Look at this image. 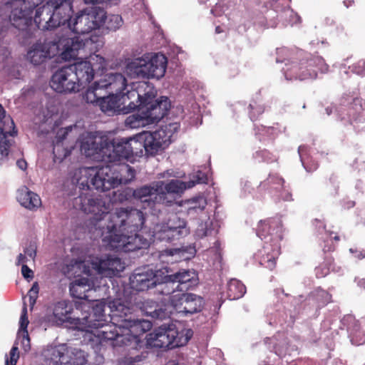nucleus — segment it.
Masks as SVG:
<instances>
[{"instance_id": "nucleus-50", "label": "nucleus", "mask_w": 365, "mask_h": 365, "mask_svg": "<svg viewBox=\"0 0 365 365\" xmlns=\"http://www.w3.org/2000/svg\"><path fill=\"white\" fill-rule=\"evenodd\" d=\"M350 107L355 111V113H352L353 115L355 113H361L365 115V101H364L362 98H354L350 103Z\"/></svg>"}, {"instance_id": "nucleus-25", "label": "nucleus", "mask_w": 365, "mask_h": 365, "mask_svg": "<svg viewBox=\"0 0 365 365\" xmlns=\"http://www.w3.org/2000/svg\"><path fill=\"white\" fill-rule=\"evenodd\" d=\"M141 311L153 319H164L170 317L172 311L169 304H159L153 300L147 299L141 302Z\"/></svg>"}, {"instance_id": "nucleus-16", "label": "nucleus", "mask_w": 365, "mask_h": 365, "mask_svg": "<svg viewBox=\"0 0 365 365\" xmlns=\"http://www.w3.org/2000/svg\"><path fill=\"white\" fill-rule=\"evenodd\" d=\"M160 270L154 272L148 267L135 269L130 277V287L138 292H143L149 288L154 287L157 282Z\"/></svg>"}, {"instance_id": "nucleus-8", "label": "nucleus", "mask_w": 365, "mask_h": 365, "mask_svg": "<svg viewBox=\"0 0 365 365\" xmlns=\"http://www.w3.org/2000/svg\"><path fill=\"white\" fill-rule=\"evenodd\" d=\"M327 65L322 57L312 56L310 54L299 52L297 57L285 63L283 71L287 80L314 79L319 71L324 72Z\"/></svg>"}, {"instance_id": "nucleus-52", "label": "nucleus", "mask_w": 365, "mask_h": 365, "mask_svg": "<svg viewBox=\"0 0 365 365\" xmlns=\"http://www.w3.org/2000/svg\"><path fill=\"white\" fill-rule=\"evenodd\" d=\"M250 111V117L252 120H255L258 118V117L262 114L264 111V108L262 106L257 105L256 102L254 103H250L249 105Z\"/></svg>"}, {"instance_id": "nucleus-1", "label": "nucleus", "mask_w": 365, "mask_h": 365, "mask_svg": "<svg viewBox=\"0 0 365 365\" xmlns=\"http://www.w3.org/2000/svg\"><path fill=\"white\" fill-rule=\"evenodd\" d=\"M73 207L93 217L87 225L89 231L98 232L111 247L125 252H133L149 245L148 241L139 235L145 223L142 211L135 208H116L110 212V203L102 197L81 193L73 200Z\"/></svg>"}, {"instance_id": "nucleus-23", "label": "nucleus", "mask_w": 365, "mask_h": 365, "mask_svg": "<svg viewBox=\"0 0 365 365\" xmlns=\"http://www.w3.org/2000/svg\"><path fill=\"white\" fill-rule=\"evenodd\" d=\"M173 279L179 292H185L192 289L198 284L197 274L192 270H180L168 277Z\"/></svg>"}, {"instance_id": "nucleus-35", "label": "nucleus", "mask_w": 365, "mask_h": 365, "mask_svg": "<svg viewBox=\"0 0 365 365\" xmlns=\"http://www.w3.org/2000/svg\"><path fill=\"white\" fill-rule=\"evenodd\" d=\"M86 361L84 351L78 349L71 354L68 351L61 354L58 359L59 365H84Z\"/></svg>"}, {"instance_id": "nucleus-11", "label": "nucleus", "mask_w": 365, "mask_h": 365, "mask_svg": "<svg viewBox=\"0 0 365 365\" xmlns=\"http://www.w3.org/2000/svg\"><path fill=\"white\" fill-rule=\"evenodd\" d=\"M189 233L187 222L177 213L173 212L165 220L155 225L153 237L158 241L173 242Z\"/></svg>"}, {"instance_id": "nucleus-26", "label": "nucleus", "mask_w": 365, "mask_h": 365, "mask_svg": "<svg viewBox=\"0 0 365 365\" xmlns=\"http://www.w3.org/2000/svg\"><path fill=\"white\" fill-rule=\"evenodd\" d=\"M93 25L85 9L77 14L73 21L71 18L65 26H67L76 34L85 35L94 30Z\"/></svg>"}, {"instance_id": "nucleus-18", "label": "nucleus", "mask_w": 365, "mask_h": 365, "mask_svg": "<svg viewBox=\"0 0 365 365\" xmlns=\"http://www.w3.org/2000/svg\"><path fill=\"white\" fill-rule=\"evenodd\" d=\"M82 34H77L76 36L67 38L61 41V44L63 46V51L62 55L65 58H74L78 54V51L89 48L95 42L94 38L97 36H92L85 38L82 36Z\"/></svg>"}, {"instance_id": "nucleus-32", "label": "nucleus", "mask_w": 365, "mask_h": 365, "mask_svg": "<svg viewBox=\"0 0 365 365\" xmlns=\"http://www.w3.org/2000/svg\"><path fill=\"white\" fill-rule=\"evenodd\" d=\"M17 198L23 207L30 210H36L41 205L40 197L27 187L19 192Z\"/></svg>"}, {"instance_id": "nucleus-63", "label": "nucleus", "mask_w": 365, "mask_h": 365, "mask_svg": "<svg viewBox=\"0 0 365 365\" xmlns=\"http://www.w3.org/2000/svg\"><path fill=\"white\" fill-rule=\"evenodd\" d=\"M168 253L169 255H183L184 253V250H181V249H172V250H167Z\"/></svg>"}, {"instance_id": "nucleus-33", "label": "nucleus", "mask_w": 365, "mask_h": 365, "mask_svg": "<svg viewBox=\"0 0 365 365\" xmlns=\"http://www.w3.org/2000/svg\"><path fill=\"white\" fill-rule=\"evenodd\" d=\"M178 128V123H170L164 128L162 127L154 132H150V134L155 137L156 140L161 143L163 147L165 148L170 144L173 132H175Z\"/></svg>"}, {"instance_id": "nucleus-19", "label": "nucleus", "mask_w": 365, "mask_h": 365, "mask_svg": "<svg viewBox=\"0 0 365 365\" xmlns=\"http://www.w3.org/2000/svg\"><path fill=\"white\" fill-rule=\"evenodd\" d=\"M107 136L97 137L91 132L83 133L81 138V152L88 157L99 155L104 158L103 151H106V148L103 142L107 140Z\"/></svg>"}, {"instance_id": "nucleus-44", "label": "nucleus", "mask_w": 365, "mask_h": 365, "mask_svg": "<svg viewBox=\"0 0 365 365\" xmlns=\"http://www.w3.org/2000/svg\"><path fill=\"white\" fill-rule=\"evenodd\" d=\"M311 297L316 302L318 308H322L332 302L331 294L321 288L316 289Z\"/></svg>"}, {"instance_id": "nucleus-10", "label": "nucleus", "mask_w": 365, "mask_h": 365, "mask_svg": "<svg viewBox=\"0 0 365 365\" xmlns=\"http://www.w3.org/2000/svg\"><path fill=\"white\" fill-rule=\"evenodd\" d=\"M192 334V330L188 329L182 339L173 324L162 325L146 336L145 345L150 348L173 349L186 344Z\"/></svg>"}, {"instance_id": "nucleus-6", "label": "nucleus", "mask_w": 365, "mask_h": 365, "mask_svg": "<svg viewBox=\"0 0 365 365\" xmlns=\"http://www.w3.org/2000/svg\"><path fill=\"white\" fill-rule=\"evenodd\" d=\"M257 235L264 243L259 250V264L272 270L281 253V241L283 239V225L280 218L269 217L260 220L257 227Z\"/></svg>"}, {"instance_id": "nucleus-53", "label": "nucleus", "mask_w": 365, "mask_h": 365, "mask_svg": "<svg viewBox=\"0 0 365 365\" xmlns=\"http://www.w3.org/2000/svg\"><path fill=\"white\" fill-rule=\"evenodd\" d=\"M10 359H6L5 365H16L17 361L19 358L18 347L14 346L9 352Z\"/></svg>"}, {"instance_id": "nucleus-48", "label": "nucleus", "mask_w": 365, "mask_h": 365, "mask_svg": "<svg viewBox=\"0 0 365 365\" xmlns=\"http://www.w3.org/2000/svg\"><path fill=\"white\" fill-rule=\"evenodd\" d=\"M123 24V19L120 15L118 14H110L109 16L106 15V19L103 22V26L105 29L109 31H116Z\"/></svg>"}, {"instance_id": "nucleus-5", "label": "nucleus", "mask_w": 365, "mask_h": 365, "mask_svg": "<svg viewBox=\"0 0 365 365\" xmlns=\"http://www.w3.org/2000/svg\"><path fill=\"white\" fill-rule=\"evenodd\" d=\"M156 91L154 86L148 82H140L135 89L128 92L127 97L133 98L128 103L130 109L144 110L150 124L158 122L163 118L170 108V102L168 97L161 96L155 100Z\"/></svg>"}, {"instance_id": "nucleus-54", "label": "nucleus", "mask_w": 365, "mask_h": 365, "mask_svg": "<svg viewBox=\"0 0 365 365\" xmlns=\"http://www.w3.org/2000/svg\"><path fill=\"white\" fill-rule=\"evenodd\" d=\"M351 71L360 76H365V59H361L352 65Z\"/></svg>"}, {"instance_id": "nucleus-34", "label": "nucleus", "mask_w": 365, "mask_h": 365, "mask_svg": "<svg viewBox=\"0 0 365 365\" xmlns=\"http://www.w3.org/2000/svg\"><path fill=\"white\" fill-rule=\"evenodd\" d=\"M341 236L338 232L334 230L325 231V236L322 238L320 244L322 248L323 257L330 254L332 255L336 250V244L340 241Z\"/></svg>"}, {"instance_id": "nucleus-28", "label": "nucleus", "mask_w": 365, "mask_h": 365, "mask_svg": "<svg viewBox=\"0 0 365 365\" xmlns=\"http://www.w3.org/2000/svg\"><path fill=\"white\" fill-rule=\"evenodd\" d=\"M71 295L76 299L93 301L90 292L95 290L92 288L90 280L86 277L75 279L70 285Z\"/></svg>"}, {"instance_id": "nucleus-64", "label": "nucleus", "mask_w": 365, "mask_h": 365, "mask_svg": "<svg viewBox=\"0 0 365 365\" xmlns=\"http://www.w3.org/2000/svg\"><path fill=\"white\" fill-rule=\"evenodd\" d=\"M16 165L22 170H26V167H27V163L24 159H21V160H17Z\"/></svg>"}, {"instance_id": "nucleus-17", "label": "nucleus", "mask_w": 365, "mask_h": 365, "mask_svg": "<svg viewBox=\"0 0 365 365\" xmlns=\"http://www.w3.org/2000/svg\"><path fill=\"white\" fill-rule=\"evenodd\" d=\"M203 299L191 293H182L176 301L173 302L172 311L185 315L200 312L203 307Z\"/></svg>"}, {"instance_id": "nucleus-12", "label": "nucleus", "mask_w": 365, "mask_h": 365, "mask_svg": "<svg viewBox=\"0 0 365 365\" xmlns=\"http://www.w3.org/2000/svg\"><path fill=\"white\" fill-rule=\"evenodd\" d=\"M106 151L104 159L108 163L120 162L123 159L130 160L134 155L139 154L138 147L139 143L136 140V136L128 139L107 138L103 142Z\"/></svg>"}, {"instance_id": "nucleus-4", "label": "nucleus", "mask_w": 365, "mask_h": 365, "mask_svg": "<svg viewBox=\"0 0 365 365\" xmlns=\"http://www.w3.org/2000/svg\"><path fill=\"white\" fill-rule=\"evenodd\" d=\"M42 2L43 0L32 10L31 21L24 27L19 28L13 24L11 19L12 11L9 15L11 24L19 30L24 31L27 29L34 21L38 29L51 30L61 26H65L71 18L73 12L72 0H48L46 4L38 7ZM11 7L12 10L11 4Z\"/></svg>"}, {"instance_id": "nucleus-36", "label": "nucleus", "mask_w": 365, "mask_h": 365, "mask_svg": "<svg viewBox=\"0 0 365 365\" xmlns=\"http://www.w3.org/2000/svg\"><path fill=\"white\" fill-rule=\"evenodd\" d=\"M135 109H138V113L128 115L125 120V127L129 128H138L150 125V123L146 116L145 110L143 109L140 110L139 108H136Z\"/></svg>"}, {"instance_id": "nucleus-56", "label": "nucleus", "mask_w": 365, "mask_h": 365, "mask_svg": "<svg viewBox=\"0 0 365 365\" xmlns=\"http://www.w3.org/2000/svg\"><path fill=\"white\" fill-rule=\"evenodd\" d=\"M61 142H57L56 144L53 147V153L54 155L55 158H64L68 155V152L67 150L63 149V154L62 155V158L61 157V155H59V157L57 156V153L59 152V149L61 148Z\"/></svg>"}, {"instance_id": "nucleus-2", "label": "nucleus", "mask_w": 365, "mask_h": 365, "mask_svg": "<svg viewBox=\"0 0 365 365\" xmlns=\"http://www.w3.org/2000/svg\"><path fill=\"white\" fill-rule=\"evenodd\" d=\"M77 183L85 193L96 190L105 192L121 184H128L135 178V170L126 163H108L101 168H84L80 171Z\"/></svg>"}, {"instance_id": "nucleus-30", "label": "nucleus", "mask_w": 365, "mask_h": 365, "mask_svg": "<svg viewBox=\"0 0 365 365\" xmlns=\"http://www.w3.org/2000/svg\"><path fill=\"white\" fill-rule=\"evenodd\" d=\"M51 46L48 43L36 42L27 53V58L34 65H40L52 55L50 51Z\"/></svg>"}, {"instance_id": "nucleus-46", "label": "nucleus", "mask_w": 365, "mask_h": 365, "mask_svg": "<svg viewBox=\"0 0 365 365\" xmlns=\"http://www.w3.org/2000/svg\"><path fill=\"white\" fill-rule=\"evenodd\" d=\"M255 159L267 164L277 163L279 157L267 149H259L253 154Z\"/></svg>"}, {"instance_id": "nucleus-24", "label": "nucleus", "mask_w": 365, "mask_h": 365, "mask_svg": "<svg viewBox=\"0 0 365 365\" xmlns=\"http://www.w3.org/2000/svg\"><path fill=\"white\" fill-rule=\"evenodd\" d=\"M93 267L99 274L106 276L115 275L124 269L120 258L110 256H108L104 259H100L98 262L93 263Z\"/></svg>"}, {"instance_id": "nucleus-59", "label": "nucleus", "mask_w": 365, "mask_h": 365, "mask_svg": "<svg viewBox=\"0 0 365 365\" xmlns=\"http://www.w3.org/2000/svg\"><path fill=\"white\" fill-rule=\"evenodd\" d=\"M39 292V287L38 284V282H34L31 287V288L29 289L28 292V297L29 298L31 297V296H34L36 298H38V294Z\"/></svg>"}, {"instance_id": "nucleus-47", "label": "nucleus", "mask_w": 365, "mask_h": 365, "mask_svg": "<svg viewBox=\"0 0 365 365\" xmlns=\"http://www.w3.org/2000/svg\"><path fill=\"white\" fill-rule=\"evenodd\" d=\"M187 214L202 212L207 205L206 199L202 197L193 198L188 201Z\"/></svg>"}, {"instance_id": "nucleus-37", "label": "nucleus", "mask_w": 365, "mask_h": 365, "mask_svg": "<svg viewBox=\"0 0 365 365\" xmlns=\"http://www.w3.org/2000/svg\"><path fill=\"white\" fill-rule=\"evenodd\" d=\"M156 191L157 190L152 186L144 185L135 190L127 189L124 190L120 195H123L125 200H128V197L133 196L137 200L147 201L146 197L154 195Z\"/></svg>"}, {"instance_id": "nucleus-61", "label": "nucleus", "mask_w": 365, "mask_h": 365, "mask_svg": "<svg viewBox=\"0 0 365 365\" xmlns=\"http://www.w3.org/2000/svg\"><path fill=\"white\" fill-rule=\"evenodd\" d=\"M119 0H85L86 3L116 4Z\"/></svg>"}, {"instance_id": "nucleus-57", "label": "nucleus", "mask_w": 365, "mask_h": 365, "mask_svg": "<svg viewBox=\"0 0 365 365\" xmlns=\"http://www.w3.org/2000/svg\"><path fill=\"white\" fill-rule=\"evenodd\" d=\"M21 274L24 278L28 279L34 277L33 271L26 264H22Z\"/></svg>"}, {"instance_id": "nucleus-15", "label": "nucleus", "mask_w": 365, "mask_h": 365, "mask_svg": "<svg viewBox=\"0 0 365 365\" xmlns=\"http://www.w3.org/2000/svg\"><path fill=\"white\" fill-rule=\"evenodd\" d=\"M130 91H127L126 94H123L122 96L114 94H103L99 102L101 110L108 115L120 113H128L133 110V109H130L128 104L125 106L126 101L132 99L127 97Z\"/></svg>"}, {"instance_id": "nucleus-22", "label": "nucleus", "mask_w": 365, "mask_h": 365, "mask_svg": "<svg viewBox=\"0 0 365 365\" xmlns=\"http://www.w3.org/2000/svg\"><path fill=\"white\" fill-rule=\"evenodd\" d=\"M100 87L103 88L105 94L122 95L127 87L125 77L120 73H111L106 75L99 81Z\"/></svg>"}, {"instance_id": "nucleus-58", "label": "nucleus", "mask_w": 365, "mask_h": 365, "mask_svg": "<svg viewBox=\"0 0 365 365\" xmlns=\"http://www.w3.org/2000/svg\"><path fill=\"white\" fill-rule=\"evenodd\" d=\"M195 178H196L195 181L197 183H207L208 178L207 175L202 171H198Z\"/></svg>"}, {"instance_id": "nucleus-13", "label": "nucleus", "mask_w": 365, "mask_h": 365, "mask_svg": "<svg viewBox=\"0 0 365 365\" xmlns=\"http://www.w3.org/2000/svg\"><path fill=\"white\" fill-rule=\"evenodd\" d=\"M50 85L55 91L60 93H76L81 90L76 75L70 65L58 69L53 74Z\"/></svg>"}, {"instance_id": "nucleus-42", "label": "nucleus", "mask_w": 365, "mask_h": 365, "mask_svg": "<svg viewBox=\"0 0 365 365\" xmlns=\"http://www.w3.org/2000/svg\"><path fill=\"white\" fill-rule=\"evenodd\" d=\"M11 129H13V133H18L13 119L10 115H6L5 109L0 103V130L1 132L10 133Z\"/></svg>"}, {"instance_id": "nucleus-21", "label": "nucleus", "mask_w": 365, "mask_h": 365, "mask_svg": "<svg viewBox=\"0 0 365 365\" xmlns=\"http://www.w3.org/2000/svg\"><path fill=\"white\" fill-rule=\"evenodd\" d=\"M53 316L56 322H69L76 325L78 329L81 327L82 317L73 314V304L63 300L53 304Z\"/></svg>"}, {"instance_id": "nucleus-29", "label": "nucleus", "mask_w": 365, "mask_h": 365, "mask_svg": "<svg viewBox=\"0 0 365 365\" xmlns=\"http://www.w3.org/2000/svg\"><path fill=\"white\" fill-rule=\"evenodd\" d=\"M136 140L139 143L138 147L139 154L143 153L144 148L145 153L150 155H156L160 150L165 149L161 143L156 140V138L150 134V132H143L136 135Z\"/></svg>"}, {"instance_id": "nucleus-14", "label": "nucleus", "mask_w": 365, "mask_h": 365, "mask_svg": "<svg viewBox=\"0 0 365 365\" xmlns=\"http://www.w3.org/2000/svg\"><path fill=\"white\" fill-rule=\"evenodd\" d=\"M42 0H12V14L11 19L13 24L19 28L24 27L31 21L32 10Z\"/></svg>"}, {"instance_id": "nucleus-3", "label": "nucleus", "mask_w": 365, "mask_h": 365, "mask_svg": "<svg viewBox=\"0 0 365 365\" xmlns=\"http://www.w3.org/2000/svg\"><path fill=\"white\" fill-rule=\"evenodd\" d=\"M120 305H122L120 299L110 302V312L108 315L110 319L108 321L104 314L105 304L96 303L93 306L91 312L82 317V325L79 329L91 332L101 341H111L113 346H123V344L127 343L125 341V335L122 333L123 324V322L117 323L113 319L115 311L120 310Z\"/></svg>"}, {"instance_id": "nucleus-27", "label": "nucleus", "mask_w": 365, "mask_h": 365, "mask_svg": "<svg viewBox=\"0 0 365 365\" xmlns=\"http://www.w3.org/2000/svg\"><path fill=\"white\" fill-rule=\"evenodd\" d=\"M70 67L76 75L80 88H84L94 78V70L91 63L87 61H81L71 64Z\"/></svg>"}, {"instance_id": "nucleus-38", "label": "nucleus", "mask_w": 365, "mask_h": 365, "mask_svg": "<svg viewBox=\"0 0 365 365\" xmlns=\"http://www.w3.org/2000/svg\"><path fill=\"white\" fill-rule=\"evenodd\" d=\"M227 297L230 300L238 299L246 293V287L240 280L230 279L227 284Z\"/></svg>"}, {"instance_id": "nucleus-39", "label": "nucleus", "mask_w": 365, "mask_h": 365, "mask_svg": "<svg viewBox=\"0 0 365 365\" xmlns=\"http://www.w3.org/2000/svg\"><path fill=\"white\" fill-rule=\"evenodd\" d=\"M86 9L91 21L94 24V30L103 26V22L106 19V12L103 9L99 6H92Z\"/></svg>"}, {"instance_id": "nucleus-60", "label": "nucleus", "mask_w": 365, "mask_h": 365, "mask_svg": "<svg viewBox=\"0 0 365 365\" xmlns=\"http://www.w3.org/2000/svg\"><path fill=\"white\" fill-rule=\"evenodd\" d=\"M24 252L25 255L29 257L31 259H34L36 255V247L32 245H30L29 247L24 250Z\"/></svg>"}, {"instance_id": "nucleus-41", "label": "nucleus", "mask_w": 365, "mask_h": 365, "mask_svg": "<svg viewBox=\"0 0 365 365\" xmlns=\"http://www.w3.org/2000/svg\"><path fill=\"white\" fill-rule=\"evenodd\" d=\"M13 129L10 130V133H4L0 131V160L6 158L9 153L11 146L14 143L13 138L10 139L9 137H15L16 133H13Z\"/></svg>"}, {"instance_id": "nucleus-20", "label": "nucleus", "mask_w": 365, "mask_h": 365, "mask_svg": "<svg viewBox=\"0 0 365 365\" xmlns=\"http://www.w3.org/2000/svg\"><path fill=\"white\" fill-rule=\"evenodd\" d=\"M168 277L170 275H165L161 282H159V279L157 277V282L154 287L155 288V294L162 296V298H158L160 302L163 304H169L170 310L172 311L173 302L177 300L180 294H173L176 291H178V289L176 288L173 279Z\"/></svg>"}, {"instance_id": "nucleus-43", "label": "nucleus", "mask_w": 365, "mask_h": 365, "mask_svg": "<svg viewBox=\"0 0 365 365\" xmlns=\"http://www.w3.org/2000/svg\"><path fill=\"white\" fill-rule=\"evenodd\" d=\"M186 187L185 182L179 180H171L166 183L164 187L165 192L163 193L165 195H177L180 196L185 191Z\"/></svg>"}, {"instance_id": "nucleus-51", "label": "nucleus", "mask_w": 365, "mask_h": 365, "mask_svg": "<svg viewBox=\"0 0 365 365\" xmlns=\"http://www.w3.org/2000/svg\"><path fill=\"white\" fill-rule=\"evenodd\" d=\"M274 350L275 354L279 357L284 356L288 350V343L287 339H283L279 342L276 343L274 346Z\"/></svg>"}, {"instance_id": "nucleus-49", "label": "nucleus", "mask_w": 365, "mask_h": 365, "mask_svg": "<svg viewBox=\"0 0 365 365\" xmlns=\"http://www.w3.org/2000/svg\"><path fill=\"white\" fill-rule=\"evenodd\" d=\"M29 319L27 316V307L26 304L24 303V307L21 310V314L20 317V330L23 331L24 332V339H26L28 341V345L29 346V336L27 330V327L29 325Z\"/></svg>"}, {"instance_id": "nucleus-62", "label": "nucleus", "mask_w": 365, "mask_h": 365, "mask_svg": "<svg viewBox=\"0 0 365 365\" xmlns=\"http://www.w3.org/2000/svg\"><path fill=\"white\" fill-rule=\"evenodd\" d=\"M261 130L263 133H272L274 131V128H272V127L266 128V127H264L263 125H261V128H257V131L256 132L257 135H261V133H260ZM259 140L262 141V139L260 138V136H259Z\"/></svg>"}, {"instance_id": "nucleus-45", "label": "nucleus", "mask_w": 365, "mask_h": 365, "mask_svg": "<svg viewBox=\"0 0 365 365\" xmlns=\"http://www.w3.org/2000/svg\"><path fill=\"white\" fill-rule=\"evenodd\" d=\"M324 262L315 269V274L317 278H322L329 274L331 269L333 268L334 263V258L332 255L329 254L328 255L323 257Z\"/></svg>"}, {"instance_id": "nucleus-9", "label": "nucleus", "mask_w": 365, "mask_h": 365, "mask_svg": "<svg viewBox=\"0 0 365 365\" xmlns=\"http://www.w3.org/2000/svg\"><path fill=\"white\" fill-rule=\"evenodd\" d=\"M167 58L161 53H155L150 58H138L129 62L127 73L138 78H157L163 77L167 68Z\"/></svg>"}, {"instance_id": "nucleus-55", "label": "nucleus", "mask_w": 365, "mask_h": 365, "mask_svg": "<svg viewBox=\"0 0 365 365\" xmlns=\"http://www.w3.org/2000/svg\"><path fill=\"white\" fill-rule=\"evenodd\" d=\"M275 195L284 201L292 200V192L288 189H287V186L285 185L284 188L281 189V190Z\"/></svg>"}, {"instance_id": "nucleus-7", "label": "nucleus", "mask_w": 365, "mask_h": 365, "mask_svg": "<svg viewBox=\"0 0 365 365\" xmlns=\"http://www.w3.org/2000/svg\"><path fill=\"white\" fill-rule=\"evenodd\" d=\"M120 308V311H115L113 319L117 323L123 324L122 333L125 335V341L127 342L123 346H130L135 349L140 348L143 344L140 336L151 329L152 323L148 320L135 318L133 307L122 302Z\"/></svg>"}, {"instance_id": "nucleus-40", "label": "nucleus", "mask_w": 365, "mask_h": 365, "mask_svg": "<svg viewBox=\"0 0 365 365\" xmlns=\"http://www.w3.org/2000/svg\"><path fill=\"white\" fill-rule=\"evenodd\" d=\"M98 83L99 81H96L91 87L88 88L83 95V98L88 103H98L99 105L102 96L105 93Z\"/></svg>"}, {"instance_id": "nucleus-31", "label": "nucleus", "mask_w": 365, "mask_h": 365, "mask_svg": "<svg viewBox=\"0 0 365 365\" xmlns=\"http://www.w3.org/2000/svg\"><path fill=\"white\" fill-rule=\"evenodd\" d=\"M284 179L279 173H270L267 178L259 183L258 190L274 195L284 188Z\"/></svg>"}]
</instances>
